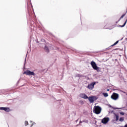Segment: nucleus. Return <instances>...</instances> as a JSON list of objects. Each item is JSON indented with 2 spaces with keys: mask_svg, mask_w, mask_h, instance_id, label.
<instances>
[{
  "mask_svg": "<svg viewBox=\"0 0 127 127\" xmlns=\"http://www.w3.org/2000/svg\"><path fill=\"white\" fill-rule=\"evenodd\" d=\"M79 124H82V121H80Z\"/></svg>",
  "mask_w": 127,
  "mask_h": 127,
  "instance_id": "b1692460",
  "label": "nucleus"
},
{
  "mask_svg": "<svg viewBox=\"0 0 127 127\" xmlns=\"http://www.w3.org/2000/svg\"><path fill=\"white\" fill-rule=\"evenodd\" d=\"M0 110H1L2 111H5V112H10V109L8 107H1Z\"/></svg>",
  "mask_w": 127,
  "mask_h": 127,
  "instance_id": "1a4fd4ad",
  "label": "nucleus"
},
{
  "mask_svg": "<svg viewBox=\"0 0 127 127\" xmlns=\"http://www.w3.org/2000/svg\"><path fill=\"white\" fill-rule=\"evenodd\" d=\"M114 119L116 120V122H118V121H119V115L115 114Z\"/></svg>",
  "mask_w": 127,
  "mask_h": 127,
  "instance_id": "9d476101",
  "label": "nucleus"
},
{
  "mask_svg": "<svg viewBox=\"0 0 127 127\" xmlns=\"http://www.w3.org/2000/svg\"><path fill=\"white\" fill-rule=\"evenodd\" d=\"M80 98H82V99H85V100H87L88 99V96L86 95L85 93H81L80 94Z\"/></svg>",
  "mask_w": 127,
  "mask_h": 127,
  "instance_id": "6e6552de",
  "label": "nucleus"
},
{
  "mask_svg": "<svg viewBox=\"0 0 127 127\" xmlns=\"http://www.w3.org/2000/svg\"><path fill=\"white\" fill-rule=\"evenodd\" d=\"M23 74H25L26 75H28V76H34L35 73L33 71H31L30 70H27L25 71Z\"/></svg>",
  "mask_w": 127,
  "mask_h": 127,
  "instance_id": "7ed1b4c3",
  "label": "nucleus"
},
{
  "mask_svg": "<svg viewBox=\"0 0 127 127\" xmlns=\"http://www.w3.org/2000/svg\"><path fill=\"white\" fill-rule=\"evenodd\" d=\"M25 126H28V122L27 121L25 122Z\"/></svg>",
  "mask_w": 127,
  "mask_h": 127,
  "instance_id": "a211bd4d",
  "label": "nucleus"
},
{
  "mask_svg": "<svg viewBox=\"0 0 127 127\" xmlns=\"http://www.w3.org/2000/svg\"><path fill=\"white\" fill-rule=\"evenodd\" d=\"M119 43V41H116L113 45H112L111 46H115V45H117Z\"/></svg>",
  "mask_w": 127,
  "mask_h": 127,
  "instance_id": "dca6fc26",
  "label": "nucleus"
},
{
  "mask_svg": "<svg viewBox=\"0 0 127 127\" xmlns=\"http://www.w3.org/2000/svg\"><path fill=\"white\" fill-rule=\"evenodd\" d=\"M93 111L95 114H96V115H99V114H101L102 108H101L100 106H95Z\"/></svg>",
  "mask_w": 127,
  "mask_h": 127,
  "instance_id": "f257e3e1",
  "label": "nucleus"
},
{
  "mask_svg": "<svg viewBox=\"0 0 127 127\" xmlns=\"http://www.w3.org/2000/svg\"><path fill=\"white\" fill-rule=\"evenodd\" d=\"M95 70H96L97 72H100V68L99 67H97V69Z\"/></svg>",
  "mask_w": 127,
  "mask_h": 127,
  "instance_id": "aec40b11",
  "label": "nucleus"
},
{
  "mask_svg": "<svg viewBox=\"0 0 127 127\" xmlns=\"http://www.w3.org/2000/svg\"><path fill=\"white\" fill-rule=\"evenodd\" d=\"M106 50H109V48H107V49H106Z\"/></svg>",
  "mask_w": 127,
  "mask_h": 127,
  "instance_id": "393cba45",
  "label": "nucleus"
},
{
  "mask_svg": "<svg viewBox=\"0 0 127 127\" xmlns=\"http://www.w3.org/2000/svg\"><path fill=\"white\" fill-rule=\"evenodd\" d=\"M127 19L126 21H125V22L124 23V24H123V25L121 26V27H124V26L126 25V24H127Z\"/></svg>",
  "mask_w": 127,
  "mask_h": 127,
  "instance_id": "4468645a",
  "label": "nucleus"
},
{
  "mask_svg": "<svg viewBox=\"0 0 127 127\" xmlns=\"http://www.w3.org/2000/svg\"><path fill=\"white\" fill-rule=\"evenodd\" d=\"M125 15H126V14H124L123 15H122L121 16V17H120V18L119 21H120V20H121V19H122V18H124V17Z\"/></svg>",
  "mask_w": 127,
  "mask_h": 127,
  "instance_id": "2eb2a0df",
  "label": "nucleus"
},
{
  "mask_svg": "<svg viewBox=\"0 0 127 127\" xmlns=\"http://www.w3.org/2000/svg\"><path fill=\"white\" fill-rule=\"evenodd\" d=\"M92 68L94 70H97L98 69V66L97 65V64H96V63L94 61H92L90 63Z\"/></svg>",
  "mask_w": 127,
  "mask_h": 127,
  "instance_id": "423d86ee",
  "label": "nucleus"
},
{
  "mask_svg": "<svg viewBox=\"0 0 127 127\" xmlns=\"http://www.w3.org/2000/svg\"><path fill=\"white\" fill-rule=\"evenodd\" d=\"M120 114L121 115H125V113L124 112H121Z\"/></svg>",
  "mask_w": 127,
  "mask_h": 127,
  "instance_id": "412c9836",
  "label": "nucleus"
},
{
  "mask_svg": "<svg viewBox=\"0 0 127 127\" xmlns=\"http://www.w3.org/2000/svg\"><path fill=\"white\" fill-rule=\"evenodd\" d=\"M79 103H80L81 105H84V101H80Z\"/></svg>",
  "mask_w": 127,
  "mask_h": 127,
  "instance_id": "6ab92c4d",
  "label": "nucleus"
},
{
  "mask_svg": "<svg viewBox=\"0 0 127 127\" xmlns=\"http://www.w3.org/2000/svg\"><path fill=\"white\" fill-rule=\"evenodd\" d=\"M124 127H127V124H126Z\"/></svg>",
  "mask_w": 127,
  "mask_h": 127,
  "instance_id": "5701e85b",
  "label": "nucleus"
},
{
  "mask_svg": "<svg viewBox=\"0 0 127 127\" xmlns=\"http://www.w3.org/2000/svg\"><path fill=\"white\" fill-rule=\"evenodd\" d=\"M45 50L46 51V52H49V49H48L47 46L45 47Z\"/></svg>",
  "mask_w": 127,
  "mask_h": 127,
  "instance_id": "9b49d317",
  "label": "nucleus"
},
{
  "mask_svg": "<svg viewBox=\"0 0 127 127\" xmlns=\"http://www.w3.org/2000/svg\"><path fill=\"white\" fill-rule=\"evenodd\" d=\"M88 100L89 101L90 104L94 103V101H97L98 97L96 96H92L88 97Z\"/></svg>",
  "mask_w": 127,
  "mask_h": 127,
  "instance_id": "f03ea898",
  "label": "nucleus"
},
{
  "mask_svg": "<svg viewBox=\"0 0 127 127\" xmlns=\"http://www.w3.org/2000/svg\"><path fill=\"white\" fill-rule=\"evenodd\" d=\"M103 95V96L104 97H105L106 98H107V97H108L109 96V94H108V93H103L102 94Z\"/></svg>",
  "mask_w": 127,
  "mask_h": 127,
  "instance_id": "f8f14e48",
  "label": "nucleus"
},
{
  "mask_svg": "<svg viewBox=\"0 0 127 127\" xmlns=\"http://www.w3.org/2000/svg\"><path fill=\"white\" fill-rule=\"evenodd\" d=\"M108 92H109V91H110V89H107Z\"/></svg>",
  "mask_w": 127,
  "mask_h": 127,
  "instance_id": "a878e982",
  "label": "nucleus"
},
{
  "mask_svg": "<svg viewBox=\"0 0 127 127\" xmlns=\"http://www.w3.org/2000/svg\"><path fill=\"white\" fill-rule=\"evenodd\" d=\"M119 121L120 122H124V118H120Z\"/></svg>",
  "mask_w": 127,
  "mask_h": 127,
  "instance_id": "f3484780",
  "label": "nucleus"
},
{
  "mask_svg": "<svg viewBox=\"0 0 127 127\" xmlns=\"http://www.w3.org/2000/svg\"><path fill=\"white\" fill-rule=\"evenodd\" d=\"M109 121H110V118H104L102 120V124H104L105 125L106 124H108L109 122Z\"/></svg>",
  "mask_w": 127,
  "mask_h": 127,
  "instance_id": "0eeeda50",
  "label": "nucleus"
},
{
  "mask_svg": "<svg viewBox=\"0 0 127 127\" xmlns=\"http://www.w3.org/2000/svg\"><path fill=\"white\" fill-rule=\"evenodd\" d=\"M29 4H30L31 6H32V4L31 3L30 0H28V2H27V5H29Z\"/></svg>",
  "mask_w": 127,
  "mask_h": 127,
  "instance_id": "ddd939ff",
  "label": "nucleus"
},
{
  "mask_svg": "<svg viewBox=\"0 0 127 127\" xmlns=\"http://www.w3.org/2000/svg\"><path fill=\"white\" fill-rule=\"evenodd\" d=\"M33 125H35V123L34 122L32 125H31V127H32V126H33Z\"/></svg>",
  "mask_w": 127,
  "mask_h": 127,
  "instance_id": "4be33fe9",
  "label": "nucleus"
},
{
  "mask_svg": "<svg viewBox=\"0 0 127 127\" xmlns=\"http://www.w3.org/2000/svg\"><path fill=\"white\" fill-rule=\"evenodd\" d=\"M112 100H114V101H117L118 99H119V94L118 93H116L114 92L111 97Z\"/></svg>",
  "mask_w": 127,
  "mask_h": 127,
  "instance_id": "20e7f679",
  "label": "nucleus"
},
{
  "mask_svg": "<svg viewBox=\"0 0 127 127\" xmlns=\"http://www.w3.org/2000/svg\"><path fill=\"white\" fill-rule=\"evenodd\" d=\"M95 85H96V82H93L90 84H88L87 88H88V89H89V90H93V89H94V86H95Z\"/></svg>",
  "mask_w": 127,
  "mask_h": 127,
  "instance_id": "39448f33",
  "label": "nucleus"
},
{
  "mask_svg": "<svg viewBox=\"0 0 127 127\" xmlns=\"http://www.w3.org/2000/svg\"><path fill=\"white\" fill-rule=\"evenodd\" d=\"M115 61H118V60H117V59H116V60H115Z\"/></svg>",
  "mask_w": 127,
  "mask_h": 127,
  "instance_id": "bb28decb",
  "label": "nucleus"
}]
</instances>
